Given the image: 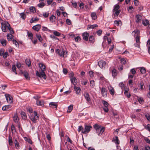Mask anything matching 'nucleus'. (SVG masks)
I'll list each match as a JSON object with an SVG mask.
<instances>
[{
  "label": "nucleus",
  "mask_w": 150,
  "mask_h": 150,
  "mask_svg": "<svg viewBox=\"0 0 150 150\" xmlns=\"http://www.w3.org/2000/svg\"><path fill=\"white\" fill-rule=\"evenodd\" d=\"M89 40L90 42H93L95 41L94 37L92 35H90L89 38Z\"/></svg>",
  "instance_id": "30"
},
{
  "label": "nucleus",
  "mask_w": 150,
  "mask_h": 150,
  "mask_svg": "<svg viewBox=\"0 0 150 150\" xmlns=\"http://www.w3.org/2000/svg\"><path fill=\"white\" fill-rule=\"evenodd\" d=\"M85 131H89L92 128V127L90 125H86L85 126Z\"/></svg>",
  "instance_id": "19"
},
{
  "label": "nucleus",
  "mask_w": 150,
  "mask_h": 150,
  "mask_svg": "<svg viewBox=\"0 0 150 150\" xmlns=\"http://www.w3.org/2000/svg\"><path fill=\"white\" fill-rule=\"evenodd\" d=\"M21 115L22 119L24 120H25L26 119V115L25 112H21Z\"/></svg>",
  "instance_id": "22"
},
{
  "label": "nucleus",
  "mask_w": 150,
  "mask_h": 150,
  "mask_svg": "<svg viewBox=\"0 0 150 150\" xmlns=\"http://www.w3.org/2000/svg\"><path fill=\"white\" fill-rule=\"evenodd\" d=\"M146 46L147 47H150V39H149L147 41Z\"/></svg>",
  "instance_id": "64"
},
{
  "label": "nucleus",
  "mask_w": 150,
  "mask_h": 150,
  "mask_svg": "<svg viewBox=\"0 0 150 150\" xmlns=\"http://www.w3.org/2000/svg\"><path fill=\"white\" fill-rule=\"evenodd\" d=\"M108 89L111 95H114L115 93V91L113 88L111 86H108Z\"/></svg>",
  "instance_id": "13"
},
{
  "label": "nucleus",
  "mask_w": 150,
  "mask_h": 150,
  "mask_svg": "<svg viewBox=\"0 0 150 150\" xmlns=\"http://www.w3.org/2000/svg\"><path fill=\"white\" fill-rule=\"evenodd\" d=\"M149 22L147 20H142V23L144 26H146L149 24Z\"/></svg>",
  "instance_id": "33"
},
{
  "label": "nucleus",
  "mask_w": 150,
  "mask_h": 150,
  "mask_svg": "<svg viewBox=\"0 0 150 150\" xmlns=\"http://www.w3.org/2000/svg\"><path fill=\"white\" fill-rule=\"evenodd\" d=\"M0 43L3 46H5L6 45V40L3 38L0 40Z\"/></svg>",
  "instance_id": "17"
},
{
  "label": "nucleus",
  "mask_w": 150,
  "mask_h": 150,
  "mask_svg": "<svg viewBox=\"0 0 150 150\" xmlns=\"http://www.w3.org/2000/svg\"><path fill=\"white\" fill-rule=\"evenodd\" d=\"M144 84L143 82L141 81L140 83H138V86H140V89L141 90H143L144 89L143 86Z\"/></svg>",
  "instance_id": "31"
},
{
  "label": "nucleus",
  "mask_w": 150,
  "mask_h": 150,
  "mask_svg": "<svg viewBox=\"0 0 150 150\" xmlns=\"http://www.w3.org/2000/svg\"><path fill=\"white\" fill-rule=\"evenodd\" d=\"M53 34L54 35L57 36H59L61 35L60 33L56 31H54L53 32Z\"/></svg>",
  "instance_id": "45"
},
{
  "label": "nucleus",
  "mask_w": 150,
  "mask_h": 150,
  "mask_svg": "<svg viewBox=\"0 0 150 150\" xmlns=\"http://www.w3.org/2000/svg\"><path fill=\"white\" fill-rule=\"evenodd\" d=\"M41 25L40 24L36 25L32 27L33 29L37 31H39Z\"/></svg>",
  "instance_id": "14"
},
{
  "label": "nucleus",
  "mask_w": 150,
  "mask_h": 150,
  "mask_svg": "<svg viewBox=\"0 0 150 150\" xmlns=\"http://www.w3.org/2000/svg\"><path fill=\"white\" fill-rule=\"evenodd\" d=\"M39 66L41 69V71L39 72L38 71H36V75L37 76L39 77H42L44 79H46V76L44 71L46 70L45 66L42 63H40L39 64Z\"/></svg>",
  "instance_id": "1"
},
{
  "label": "nucleus",
  "mask_w": 150,
  "mask_h": 150,
  "mask_svg": "<svg viewBox=\"0 0 150 150\" xmlns=\"http://www.w3.org/2000/svg\"><path fill=\"white\" fill-rule=\"evenodd\" d=\"M98 26V25H97L96 24H93V25H90V26H89L88 27V28L89 29H90V28L94 29L96 27Z\"/></svg>",
  "instance_id": "47"
},
{
  "label": "nucleus",
  "mask_w": 150,
  "mask_h": 150,
  "mask_svg": "<svg viewBox=\"0 0 150 150\" xmlns=\"http://www.w3.org/2000/svg\"><path fill=\"white\" fill-rule=\"evenodd\" d=\"M50 106L52 108H57V105L56 103L54 102H51L49 104Z\"/></svg>",
  "instance_id": "20"
},
{
  "label": "nucleus",
  "mask_w": 150,
  "mask_h": 150,
  "mask_svg": "<svg viewBox=\"0 0 150 150\" xmlns=\"http://www.w3.org/2000/svg\"><path fill=\"white\" fill-rule=\"evenodd\" d=\"M103 103L104 105V107H108L109 105L108 103L106 101L103 100Z\"/></svg>",
  "instance_id": "53"
},
{
  "label": "nucleus",
  "mask_w": 150,
  "mask_h": 150,
  "mask_svg": "<svg viewBox=\"0 0 150 150\" xmlns=\"http://www.w3.org/2000/svg\"><path fill=\"white\" fill-rule=\"evenodd\" d=\"M145 116L147 119L149 121H150V115L146 113L145 114Z\"/></svg>",
  "instance_id": "52"
},
{
  "label": "nucleus",
  "mask_w": 150,
  "mask_h": 150,
  "mask_svg": "<svg viewBox=\"0 0 150 150\" xmlns=\"http://www.w3.org/2000/svg\"><path fill=\"white\" fill-rule=\"evenodd\" d=\"M146 128L149 131H150V124L147 125L146 127Z\"/></svg>",
  "instance_id": "63"
},
{
  "label": "nucleus",
  "mask_w": 150,
  "mask_h": 150,
  "mask_svg": "<svg viewBox=\"0 0 150 150\" xmlns=\"http://www.w3.org/2000/svg\"><path fill=\"white\" fill-rule=\"evenodd\" d=\"M90 86L92 88L95 86V83L94 80H93L90 81Z\"/></svg>",
  "instance_id": "36"
},
{
  "label": "nucleus",
  "mask_w": 150,
  "mask_h": 150,
  "mask_svg": "<svg viewBox=\"0 0 150 150\" xmlns=\"http://www.w3.org/2000/svg\"><path fill=\"white\" fill-rule=\"evenodd\" d=\"M5 96L7 102L11 103L12 102V97L8 94H6Z\"/></svg>",
  "instance_id": "11"
},
{
  "label": "nucleus",
  "mask_w": 150,
  "mask_h": 150,
  "mask_svg": "<svg viewBox=\"0 0 150 150\" xmlns=\"http://www.w3.org/2000/svg\"><path fill=\"white\" fill-rule=\"evenodd\" d=\"M49 15V13L48 12H44L43 13V15L45 18L47 17Z\"/></svg>",
  "instance_id": "56"
},
{
  "label": "nucleus",
  "mask_w": 150,
  "mask_h": 150,
  "mask_svg": "<svg viewBox=\"0 0 150 150\" xmlns=\"http://www.w3.org/2000/svg\"><path fill=\"white\" fill-rule=\"evenodd\" d=\"M82 36L83 39L87 41L88 40L89 34L87 32H85L82 33Z\"/></svg>",
  "instance_id": "9"
},
{
  "label": "nucleus",
  "mask_w": 150,
  "mask_h": 150,
  "mask_svg": "<svg viewBox=\"0 0 150 150\" xmlns=\"http://www.w3.org/2000/svg\"><path fill=\"white\" fill-rule=\"evenodd\" d=\"M142 17L139 14H137L136 16V22L137 23H139L142 20Z\"/></svg>",
  "instance_id": "10"
},
{
  "label": "nucleus",
  "mask_w": 150,
  "mask_h": 150,
  "mask_svg": "<svg viewBox=\"0 0 150 150\" xmlns=\"http://www.w3.org/2000/svg\"><path fill=\"white\" fill-rule=\"evenodd\" d=\"M7 29H8L10 31V33L11 34H13L14 33V32L13 29L11 28L10 27V25L9 24H8L7 23Z\"/></svg>",
  "instance_id": "26"
},
{
  "label": "nucleus",
  "mask_w": 150,
  "mask_h": 150,
  "mask_svg": "<svg viewBox=\"0 0 150 150\" xmlns=\"http://www.w3.org/2000/svg\"><path fill=\"white\" fill-rule=\"evenodd\" d=\"M7 39L9 41L12 40L13 36L11 34H8L7 35Z\"/></svg>",
  "instance_id": "27"
},
{
  "label": "nucleus",
  "mask_w": 150,
  "mask_h": 150,
  "mask_svg": "<svg viewBox=\"0 0 150 150\" xmlns=\"http://www.w3.org/2000/svg\"><path fill=\"white\" fill-rule=\"evenodd\" d=\"M130 72L132 74L134 75L135 74L136 71L134 69H131Z\"/></svg>",
  "instance_id": "62"
},
{
  "label": "nucleus",
  "mask_w": 150,
  "mask_h": 150,
  "mask_svg": "<svg viewBox=\"0 0 150 150\" xmlns=\"http://www.w3.org/2000/svg\"><path fill=\"white\" fill-rule=\"evenodd\" d=\"M98 65L101 68L103 69H105L107 66L106 62L102 60L99 61L98 62Z\"/></svg>",
  "instance_id": "6"
},
{
  "label": "nucleus",
  "mask_w": 150,
  "mask_h": 150,
  "mask_svg": "<svg viewBox=\"0 0 150 150\" xmlns=\"http://www.w3.org/2000/svg\"><path fill=\"white\" fill-rule=\"evenodd\" d=\"M13 120L16 123H17V127L19 131H21L22 130V129L21 127V125L20 123L18 122L19 119L17 114H15L13 117Z\"/></svg>",
  "instance_id": "3"
},
{
  "label": "nucleus",
  "mask_w": 150,
  "mask_h": 150,
  "mask_svg": "<svg viewBox=\"0 0 150 150\" xmlns=\"http://www.w3.org/2000/svg\"><path fill=\"white\" fill-rule=\"evenodd\" d=\"M70 80L71 81V83H73V84H74V83L75 82L76 83V81L77 80L75 77H72L70 79Z\"/></svg>",
  "instance_id": "44"
},
{
  "label": "nucleus",
  "mask_w": 150,
  "mask_h": 150,
  "mask_svg": "<svg viewBox=\"0 0 150 150\" xmlns=\"http://www.w3.org/2000/svg\"><path fill=\"white\" fill-rule=\"evenodd\" d=\"M73 109V105H70L68 107V110L67 111L68 112L70 113L72 110Z\"/></svg>",
  "instance_id": "39"
},
{
  "label": "nucleus",
  "mask_w": 150,
  "mask_h": 150,
  "mask_svg": "<svg viewBox=\"0 0 150 150\" xmlns=\"http://www.w3.org/2000/svg\"><path fill=\"white\" fill-rule=\"evenodd\" d=\"M50 37L53 39L54 40H57L58 41L59 40V39L55 36L54 35H50Z\"/></svg>",
  "instance_id": "40"
},
{
  "label": "nucleus",
  "mask_w": 150,
  "mask_h": 150,
  "mask_svg": "<svg viewBox=\"0 0 150 150\" xmlns=\"http://www.w3.org/2000/svg\"><path fill=\"white\" fill-rule=\"evenodd\" d=\"M24 139L26 141L28 142L30 144H32V141L30 139H29L27 137H24Z\"/></svg>",
  "instance_id": "32"
},
{
  "label": "nucleus",
  "mask_w": 150,
  "mask_h": 150,
  "mask_svg": "<svg viewBox=\"0 0 150 150\" xmlns=\"http://www.w3.org/2000/svg\"><path fill=\"white\" fill-rule=\"evenodd\" d=\"M114 24L115 26H118L120 25V26L122 25V23L120 20H115L114 21Z\"/></svg>",
  "instance_id": "16"
},
{
  "label": "nucleus",
  "mask_w": 150,
  "mask_h": 150,
  "mask_svg": "<svg viewBox=\"0 0 150 150\" xmlns=\"http://www.w3.org/2000/svg\"><path fill=\"white\" fill-rule=\"evenodd\" d=\"M89 75L91 77H93L94 76L93 72L92 71H90L89 72Z\"/></svg>",
  "instance_id": "59"
},
{
  "label": "nucleus",
  "mask_w": 150,
  "mask_h": 150,
  "mask_svg": "<svg viewBox=\"0 0 150 150\" xmlns=\"http://www.w3.org/2000/svg\"><path fill=\"white\" fill-rule=\"evenodd\" d=\"M100 91L102 96L104 97L107 96V92L106 88L104 87H102L100 89Z\"/></svg>",
  "instance_id": "8"
},
{
  "label": "nucleus",
  "mask_w": 150,
  "mask_h": 150,
  "mask_svg": "<svg viewBox=\"0 0 150 150\" xmlns=\"http://www.w3.org/2000/svg\"><path fill=\"white\" fill-rule=\"evenodd\" d=\"M45 5V4L43 3H40L38 5V6L41 8H43Z\"/></svg>",
  "instance_id": "50"
},
{
  "label": "nucleus",
  "mask_w": 150,
  "mask_h": 150,
  "mask_svg": "<svg viewBox=\"0 0 150 150\" xmlns=\"http://www.w3.org/2000/svg\"><path fill=\"white\" fill-rule=\"evenodd\" d=\"M83 96L84 97L86 100L88 102L91 100L89 94L87 92H85L83 94Z\"/></svg>",
  "instance_id": "12"
},
{
  "label": "nucleus",
  "mask_w": 150,
  "mask_h": 150,
  "mask_svg": "<svg viewBox=\"0 0 150 150\" xmlns=\"http://www.w3.org/2000/svg\"><path fill=\"white\" fill-rule=\"evenodd\" d=\"M36 37L40 42L42 43V42L43 39L40 35L36 34Z\"/></svg>",
  "instance_id": "29"
},
{
  "label": "nucleus",
  "mask_w": 150,
  "mask_h": 150,
  "mask_svg": "<svg viewBox=\"0 0 150 150\" xmlns=\"http://www.w3.org/2000/svg\"><path fill=\"white\" fill-rule=\"evenodd\" d=\"M25 63L26 64L28 65V67H30L31 65V64L30 60L29 59H26L25 60Z\"/></svg>",
  "instance_id": "42"
},
{
  "label": "nucleus",
  "mask_w": 150,
  "mask_h": 150,
  "mask_svg": "<svg viewBox=\"0 0 150 150\" xmlns=\"http://www.w3.org/2000/svg\"><path fill=\"white\" fill-rule=\"evenodd\" d=\"M120 61L122 64H125L126 62V60L124 58H122L120 60Z\"/></svg>",
  "instance_id": "54"
},
{
  "label": "nucleus",
  "mask_w": 150,
  "mask_h": 150,
  "mask_svg": "<svg viewBox=\"0 0 150 150\" xmlns=\"http://www.w3.org/2000/svg\"><path fill=\"white\" fill-rule=\"evenodd\" d=\"M29 118L33 123H36L38 119V116L37 115V112L35 111H34L33 113L29 115Z\"/></svg>",
  "instance_id": "2"
},
{
  "label": "nucleus",
  "mask_w": 150,
  "mask_h": 150,
  "mask_svg": "<svg viewBox=\"0 0 150 150\" xmlns=\"http://www.w3.org/2000/svg\"><path fill=\"white\" fill-rule=\"evenodd\" d=\"M13 44H14L16 46V47H17V46L19 45L18 43L16 40H13Z\"/></svg>",
  "instance_id": "58"
},
{
  "label": "nucleus",
  "mask_w": 150,
  "mask_h": 150,
  "mask_svg": "<svg viewBox=\"0 0 150 150\" xmlns=\"http://www.w3.org/2000/svg\"><path fill=\"white\" fill-rule=\"evenodd\" d=\"M102 30H99L96 32V34L99 36H100L102 33Z\"/></svg>",
  "instance_id": "57"
},
{
  "label": "nucleus",
  "mask_w": 150,
  "mask_h": 150,
  "mask_svg": "<svg viewBox=\"0 0 150 150\" xmlns=\"http://www.w3.org/2000/svg\"><path fill=\"white\" fill-rule=\"evenodd\" d=\"M36 104L38 105H40L42 106H44V102L43 100H37L36 101Z\"/></svg>",
  "instance_id": "18"
},
{
  "label": "nucleus",
  "mask_w": 150,
  "mask_h": 150,
  "mask_svg": "<svg viewBox=\"0 0 150 150\" xmlns=\"http://www.w3.org/2000/svg\"><path fill=\"white\" fill-rule=\"evenodd\" d=\"M117 74V70L115 69H114L112 70V75L113 77H115L116 76Z\"/></svg>",
  "instance_id": "24"
},
{
  "label": "nucleus",
  "mask_w": 150,
  "mask_h": 150,
  "mask_svg": "<svg viewBox=\"0 0 150 150\" xmlns=\"http://www.w3.org/2000/svg\"><path fill=\"white\" fill-rule=\"evenodd\" d=\"M30 11L33 12H35V8L34 7L31 6L30 7Z\"/></svg>",
  "instance_id": "51"
},
{
  "label": "nucleus",
  "mask_w": 150,
  "mask_h": 150,
  "mask_svg": "<svg viewBox=\"0 0 150 150\" xmlns=\"http://www.w3.org/2000/svg\"><path fill=\"white\" fill-rule=\"evenodd\" d=\"M20 16L21 18L23 20H25L26 17L25 14L24 13H22L20 14Z\"/></svg>",
  "instance_id": "35"
},
{
  "label": "nucleus",
  "mask_w": 150,
  "mask_h": 150,
  "mask_svg": "<svg viewBox=\"0 0 150 150\" xmlns=\"http://www.w3.org/2000/svg\"><path fill=\"white\" fill-rule=\"evenodd\" d=\"M8 142L9 144L11 145L13 144V142L12 141V138L10 135L9 134L8 137Z\"/></svg>",
  "instance_id": "38"
},
{
  "label": "nucleus",
  "mask_w": 150,
  "mask_h": 150,
  "mask_svg": "<svg viewBox=\"0 0 150 150\" xmlns=\"http://www.w3.org/2000/svg\"><path fill=\"white\" fill-rule=\"evenodd\" d=\"M112 141L116 144H120V141L118 139L117 136H115L113 138Z\"/></svg>",
  "instance_id": "15"
},
{
  "label": "nucleus",
  "mask_w": 150,
  "mask_h": 150,
  "mask_svg": "<svg viewBox=\"0 0 150 150\" xmlns=\"http://www.w3.org/2000/svg\"><path fill=\"white\" fill-rule=\"evenodd\" d=\"M133 9V7L132 6H130L129 7L128 11L130 12H132L133 11V10H132Z\"/></svg>",
  "instance_id": "60"
},
{
  "label": "nucleus",
  "mask_w": 150,
  "mask_h": 150,
  "mask_svg": "<svg viewBox=\"0 0 150 150\" xmlns=\"http://www.w3.org/2000/svg\"><path fill=\"white\" fill-rule=\"evenodd\" d=\"M55 18L56 17L52 15L50 18V21H51L53 22Z\"/></svg>",
  "instance_id": "48"
},
{
  "label": "nucleus",
  "mask_w": 150,
  "mask_h": 150,
  "mask_svg": "<svg viewBox=\"0 0 150 150\" xmlns=\"http://www.w3.org/2000/svg\"><path fill=\"white\" fill-rule=\"evenodd\" d=\"M74 89L75 90L76 93L78 94H79L81 91V89L79 87H76L75 86H74Z\"/></svg>",
  "instance_id": "28"
},
{
  "label": "nucleus",
  "mask_w": 150,
  "mask_h": 150,
  "mask_svg": "<svg viewBox=\"0 0 150 150\" xmlns=\"http://www.w3.org/2000/svg\"><path fill=\"white\" fill-rule=\"evenodd\" d=\"M76 42H78L81 40L80 37L79 36H77L74 38Z\"/></svg>",
  "instance_id": "55"
},
{
  "label": "nucleus",
  "mask_w": 150,
  "mask_h": 150,
  "mask_svg": "<svg viewBox=\"0 0 150 150\" xmlns=\"http://www.w3.org/2000/svg\"><path fill=\"white\" fill-rule=\"evenodd\" d=\"M7 23L8 24H9L8 22L5 21L4 23H1V28L3 31L6 32V28H7Z\"/></svg>",
  "instance_id": "7"
},
{
  "label": "nucleus",
  "mask_w": 150,
  "mask_h": 150,
  "mask_svg": "<svg viewBox=\"0 0 150 150\" xmlns=\"http://www.w3.org/2000/svg\"><path fill=\"white\" fill-rule=\"evenodd\" d=\"M140 72L142 74H145L146 72V70L144 67H142L140 69Z\"/></svg>",
  "instance_id": "43"
},
{
  "label": "nucleus",
  "mask_w": 150,
  "mask_h": 150,
  "mask_svg": "<svg viewBox=\"0 0 150 150\" xmlns=\"http://www.w3.org/2000/svg\"><path fill=\"white\" fill-rule=\"evenodd\" d=\"M120 6L119 4H116L114 6V8L112 10V12H114V16H117L120 13Z\"/></svg>",
  "instance_id": "4"
},
{
  "label": "nucleus",
  "mask_w": 150,
  "mask_h": 150,
  "mask_svg": "<svg viewBox=\"0 0 150 150\" xmlns=\"http://www.w3.org/2000/svg\"><path fill=\"white\" fill-rule=\"evenodd\" d=\"M27 34L28 37L30 38L31 40H32L33 39V35L32 33L31 32H29L28 31Z\"/></svg>",
  "instance_id": "37"
},
{
  "label": "nucleus",
  "mask_w": 150,
  "mask_h": 150,
  "mask_svg": "<svg viewBox=\"0 0 150 150\" xmlns=\"http://www.w3.org/2000/svg\"><path fill=\"white\" fill-rule=\"evenodd\" d=\"M16 68L15 65H13L12 66V69L13 72H15L16 74H17V72L16 71Z\"/></svg>",
  "instance_id": "46"
},
{
  "label": "nucleus",
  "mask_w": 150,
  "mask_h": 150,
  "mask_svg": "<svg viewBox=\"0 0 150 150\" xmlns=\"http://www.w3.org/2000/svg\"><path fill=\"white\" fill-rule=\"evenodd\" d=\"M39 20V19L37 18H32L30 20V22L31 23H33L34 21H37Z\"/></svg>",
  "instance_id": "34"
},
{
  "label": "nucleus",
  "mask_w": 150,
  "mask_h": 150,
  "mask_svg": "<svg viewBox=\"0 0 150 150\" xmlns=\"http://www.w3.org/2000/svg\"><path fill=\"white\" fill-rule=\"evenodd\" d=\"M103 109L104 111L105 112H108L109 110H108V107H103Z\"/></svg>",
  "instance_id": "61"
},
{
  "label": "nucleus",
  "mask_w": 150,
  "mask_h": 150,
  "mask_svg": "<svg viewBox=\"0 0 150 150\" xmlns=\"http://www.w3.org/2000/svg\"><path fill=\"white\" fill-rule=\"evenodd\" d=\"M135 39L136 42H138L140 43V37L138 36V35H137L136 36Z\"/></svg>",
  "instance_id": "49"
},
{
  "label": "nucleus",
  "mask_w": 150,
  "mask_h": 150,
  "mask_svg": "<svg viewBox=\"0 0 150 150\" xmlns=\"http://www.w3.org/2000/svg\"><path fill=\"white\" fill-rule=\"evenodd\" d=\"M124 94L128 98H129L131 96L130 94L128 93V89H125Z\"/></svg>",
  "instance_id": "21"
},
{
  "label": "nucleus",
  "mask_w": 150,
  "mask_h": 150,
  "mask_svg": "<svg viewBox=\"0 0 150 150\" xmlns=\"http://www.w3.org/2000/svg\"><path fill=\"white\" fill-rule=\"evenodd\" d=\"M23 73L26 79L28 80L30 79V77L28 76V74L27 71H25Z\"/></svg>",
  "instance_id": "25"
},
{
  "label": "nucleus",
  "mask_w": 150,
  "mask_h": 150,
  "mask_svg": "<svg viewBox=\"0 0 150 150\" xmlns=\"http://www.w3.org/2000/svg\"><path fill=\"white\" fill-rule=\"evenodd\" d=\"M138 100L139 103L141 104H143L144 101L143 98L142 97L139 98Z\"/></svg>",
  "instance_id": "41"
},
{
  "label": "nucleus",
  "mask_w": 150,
  "mask_h": 150,
  "mask_svg": "<svg viewBox=\"0 0 150 150\" xmlns=\"http://www.w3.org/2000/svg\"><path fill=\"white\" fill-rule=\"evenodd\" d=\"M93 127L96 131L100 130V131H104L105 127L102 126L101 125L96 124L93 125Z\"/></svg>",
  "instance_id": "5"
},
{
  "label": "nucleus",
  "mask_w": 150,
  "mask_h": 150,
  "mask_svg": "<svg viewBox=\"0 0 150 150\" xmlns=\"http://www.w3.org/2000/svg\"><path fill=\"white\" fill-rule=\"evenodd\" d=\"M91 16L93 20H95L97 18L96 14L95 12L92 13L91 14Z\"/></svg>",
  "instance_id": "23"
}]
</instances>
